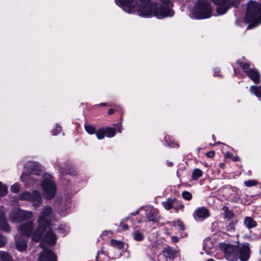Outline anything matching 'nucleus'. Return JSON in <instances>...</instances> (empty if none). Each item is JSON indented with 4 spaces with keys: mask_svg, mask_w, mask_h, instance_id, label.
<instances>
[{
    "mask_svg": "<svg viewBox=\"0 0 261 261\" xmlns=\"http://www.w3.org/2000/svg\"><path fill=\"white\" fill-rule=\"evenodd\" d=\"M117 5L129 14L137 13L141 16H154L158 18L171 17L174 11L171 9V0H158L153 5L150 0H115Z\"/></svg>",
    "mask_w": 261,
    "mask_h": 261,
    "instance_id": "f257e3e1",
    "label": "nucleus"
},
{
    "mask_svg": "<svg viewBox=\"0 0 261 261\" xmlns=\"http://www.w3.org/2000/svg\"><path fill=\"white\" fill-rule=\"evenodd\" d=\"M226 258L230 261H234L239 257L241 261H247L250 255V250L247 243L238 245V246L226 243L220 244Z\"/></svg>",
    "mask_w": 261,
    "mask_h": 261,
    "instance_id": "f03ea898",
    "label": "nucleus"
},
{
    "mask_svg": "<svg viewBox=\"0 0 261 261\" xmlns=\"http://www.w3.org/2000/svg\"><path fill=\"white\" fill-rule=\"evenodd\" d=\"M53 216V209L47 206L43 208L38 219V226L32 233V240L38 242L40 240L43 232L50 225Z\"/></svg>",
    "mask_w": 261,
    "mask_h": 261,
    "instance_id": "7ed1b4c3",
    "label": "nucleus"
},
{
    "mask_svg": "<svg viewBox=\"0 0 261 261\" xmlns=\"http://www.w3.org/2000/svg\"><path fill=\"white\" fill-rule=\"evenodd\" d=\"M56 237L51 230H48L40 243V246L43 249L42 252L40 254L38 261H56V256L50 250L45 248L44 244L48 246L53 245L56 243Z\"/></svg>",
    "mask_w": 261,
    "mask_h": 261,
    "instance_id": "20e7f679",
    "label": "nucleus"
},
{
    "mask_svg": "<svg viewBox=\"0 0 261 261\" xmlns=\"http://www.w3.org/2000/svg\"><path fill=\"white\" fill-rule=\"evenodd\" d=\"M246 20L249 23L248 29L254 28L261 23V4L255 2L248 3Z\"/></svg>",
    "mask_w": 261,
    "mask_h": 261,
    "instance_id": "39448f33",
    "label": "nucleus"
},
{
    "mask_svg": "<svg viewBox=\"0 0 261 261\" xmlns=\"http://www.w3.org/2000/svg\"><path fill=\"white\" fill-rule=\"evenodd\" d=\"M33 231V222L29 221L22 224L19 228L20 236L15 237L16 248L19 251H24L27 247V241L23 237H28L31 234L32 235Z\"/></svg>",
    "mask_w": 261,
    "mask_h": 261,
    "instance_id": "423d86ee",
    "label": "nucleus"
},
{
    "mask_svg": "<svg viewBox=\"0 0 261 261\" xmlns=\"http://www.w3.org/2000/svg\"><path fill=\"white\" fill-rule=\"evenodd\" d=\"M208 0H198L192 11V17L196 19H205L212 15V8Z\"/></svg>",
    "mask_w": 261,
    "mask_h": 261,
    "instance_id": "0eeeda50",
    "label": "nucleus"
},
{
    "mask_svg": "<svg viewBox=\"0 0 261 261\" xmlns=\"http://www.w3.org/2000/svg\"><path fill=\"white\" fill-rule=\"evenodd\" d=\"M41 186L44 197L47 199H51L55 197L57 188L52 176L49 175H44Z\"/></svg>",
    "mask_w": 261,
    "mask_h": 261,
    "instance_id": "6e6552de",
    "label": "nucleus"
},
{
    "mask_svg": "<svg viewBox=\"0 0 261 261\" xmlns=\"http://www.w3.org/2000/svg\"><path fill=\"white\" fill-rule=\"evenodd\" d=\"M238 64L243 69L247 76L255 84L260 82V74L258 71L254 68H250V62L243 58L242 60L238 61Z\"/></svg>",
    "mask_w": 261,
    "mask_h": 261,
    "instance_id": "1a4fd4ad",
    "label": "nucleus"
},
{
    "mask_svg": "<svg viewBox=\"0 0 261 261\" xmlns=\"http://www.w3.org/2000/svg\"><path fill=\"white\" fill-rule=\"evenodd\" d=\"M19 199L22 200L30 201L32 202L33 206L38 207L41 203V196L37 191L34 190L32 193L24 192L19 195Z\"/></svg>",
    "mask_w": 261,
    "mask_h": 261,
    "instance_id": "9d476101",
    "label": "nucleus"
},
{
    "mask_svg": "<svg viewBox=\"0 0 261 261\" xmlns=\"http://www.w3.org/2000/svg\"><path fill=\"white\" fill-rule=\"evenodd\" d=\"M217 6V11L219 15L226 12L230 6L236 7L239 0H212Z\"/></svg>",
    "mask_w": 261,
    "mask_h": 261,
    "instance_id": "9b49d317",
    "label": "nucleus"
},
{
    "mask_svg": "<svg viewBox=\"0 0 261 261\" xmlns=\"http://www.w3.org/2000/svg\"><path fill=\"white\" fill-rule=\"evenodd\" d=\"M32 215V212L17 208L11 213L10 218L14 222H19L22 220L31 218Z\"/></svg>",
    "mask_w": 261,
    "mask_h": 261,
    "instance_id": "f8f14e48",
    "label": "nucleus"
},
{
    "mask_svg": "<svg viewBox=\"0 0 261 261\" xmlns=\"http://www.w3.org/2000/svg\"><path fill=\"white\" fill-rule=\"evenodd\" d=\"M145 215L150 221L155 222L160 219V215L157 209L152 207H147L145 209Z\"/></svg>",
    "mask_w": 261,
    "mask_h": 261,
    "instance_id": "ddd939ff",
    "label": "nucleus"
},
{
    "mask_svg": "<svg viewBox=\"0 0 261 261\" xmlns=\"http://www.w3.org/2000/svg\"><path fill=\"white\" fill-rule=\"evenodd\" d=\"M210 215L208 211L204 207L197 208L195 212L194 216L196 219H204Z\"/></svg>",
    "mask_w": 261,
    "mask_h": 261,
    "instance_id": "4468645a",
    "label": "nucleus"
},
{
    "mask_svg": "<svg viewBox=\"0 0 261 261\" xmlns=\"http://www.w3.org/2000/svg\"><path fill=\"white\" fill-rule=\"evenodd\" d=\"M0 229L7 232L10 230V227L6 220L4 212L2 210H0Z\"/></svg>",
    "mask_w": 261,
    "mask_h": 261,
    "instance_id": "2eb2a0df",
    "label": "nucleus"
},
{
    "mask_svg": "<svg viewBox=\"0 0 261 261\" xmlns=\"http://www.w3.org/2000/svg\"><path fill=\"white\" fill-rule=\"evenodd\" d=\"M163 253L164 256L173 259L177 255L178 252L170 247H167L164 249Z\"/></svg>",
    "mask_w": 261,
    "mask_h": 261,
    "instance_id": "dca6fc26",
    "label": "nucleus"
},
{
    "mask_svg": "<svg viewBox=\"0 0 261 261\" xmlns=\"http://www.w3.org/2000/svg\"><path fill=\"white\" fill-rule=\"evenodd\" d=\"M244 224L245 226L248 229L254 227L256 225V222L250 217H246L244 219Z\"/></svg>",
    "mask_w": 261,
    "mask_h": 261,
    "instance_id": "f3484780",
    "label": "nucleus"
},
{
    "mask_svg": "<svg viewBox=\"0 0 261 261\" xmlns=\"http://www.w3.org/2000/svg\"><path fill=\"white\" fill-rule=\"evenodd\" d=\"M111 244L113 247L118 249H121L124 247L123 242L115 239H112L111 240Z\"/></svg>",
    "mask_w": 261,
    "mask_h": 261,
    "instance_id": "a211bd4d",
    "label": "nucleus"
},
{
    "mask_svg": "<svg viewBox=\"0 0 261 261\" xmlns=\"http://www.w3.org/2000/svg\"><path fill=\"white\" fill-rule=\"evenodd\" d=\"M250 90L251 93L258 97H261V86L259 87L252 86L250 87Z\"/></svg>",
    "mask_w": 261,
    "mask_h": 261,
    "instance_id": "6ab92c4d",
    "label": "nucleus"
},
{
    "mask_svg": "<svg viewBox=\"0 0 261 261\" xmlns=\"http://www.w3.org/2000/svg\"><path fill=\"white\" fill-rule=\"evenodd\" d=\"M202 174L203 172L202 170L199 168H196L194 169L192 172V178L194 180H197L202 176Z\"/></svg>",
    "mask_w": 261,
    "mask_h": 261,
    "instance_id": "aec40b11",
    "label": "nucleus"
},
{
    "mask_svg": "<svg viewBox=\"0 0 261 261\" xmlns=\"http://www.w3.org/2000/svg\"><path fill=\"white\" fill-rule=\"evenodd\" d=\"M116 128L106 127L105 128V136L108 138L114 137L116 133Z\"/></svg>",
    "mask_w": 261,
    "mask_h": 261,
    "instance_id": "412c9836",
    "label": "nucleus"
},
{
    "mask_svg": "<svg viewBox=\"0 0 261 261\" xmlns=\"http://www.w3.org/2000/svg\"><path fill=\"white\" fill-rule=\"evenodd\" d=\"M174 201V199H168L166 201L162 202V205L166 210H169L172 207Z\"/></svg>",
    "mask_w": 261,
    "mask_h": 261,
    "instance_id": "4be33fe9",
    "label": "nucleus"
},
{
    "mask_svg": "<svg viewBox=\"0 0 261 261\" xmlns=\"http://www.w3.org/2000/svg\"><path fill=\"white\" fill-rule=\"evenodd\" d=\"M105 128H101L96 130L95 134L97 139L101 140L104 139L105 137Z\"/></svg>",
    "mask_w": 261,
    "mask_h": 261,
    "instance_id": "5701e85b",
    "label": "nucleus"
},
{
    "mask_svg": "<svg viewBox=\"0 0 261 261\" xmlns=\"http://www.w3.org/2000/svg\"><path fill=\"white\" fill-rule=\"evenodd\" d=\"M0 258L2 261H12L11 258L8 253L1 251Z\"/></svg>",
    "mask_w": 261,
    "mask_h": 261,
    "instance_id": "b1692460",
    "label": "nucleus"
},
{
    "mask_svg": "<svg viewBox=\"0 0 261 261\" xmlns=\"http://www.w3.org/2000/svg\"><path fill=\"white\" fill-rule=\"evenodd\" d=\"M134 239L137 241H141L144 239V236L142 233L139 231H135L134 232Z\"/></svg>",
    "mask_w": 261,
    "mask_h": 261,
    "instance_id": "393cba45",
    "label": "nucleus"
},
{
    "mask_svg": "<svg viewBox=\"0 0 261 261\" xmlns=\"http://www.w3.org/2000/svg\"><path fill=\"white\" fill-rule=\"evenodd\" d=\"M165 140L167 142V145L170 146V147L173 148L178 147L177 144L174 143L173 141L171 140L169 136H165Z\"/></svg>",
    "mask_w": 261,
    "mask_h": 261,
    "instance_id": "a878e982",
    "label": "nucleus"
},
{
    "mask_svg": "<svg viewBox=\"0 0 261 261\" xmlns=\"http://www.w3.org/2000/svg\"><path fill=\"white\" fill-rule=\"evenodd\" d=\"M85 128L86 132L90 135H92L95 133V127L92 125H87L85 126Z\"/></svg>",
    "mask_w": 261,
    "mask_h": 261,
    "instance_id": "bb28decb",
    "label": "nucleus"
},
{
    "mask_svg": "<svg viewBox=\"0 0 261 261\" xmlns=\"http://www.w3.org/2000/svg\"><path fill=\"white\" fill-rule=\"evenodd\" d=\"M7 187L0 182V196H4L7 193Z\"/></svg>",
    "mask_w": 261,
    "mask_h": 261,
    "instance_id": "cd10ccee",
    "label": "nucleus"
},
{
    "mask_svg": "<svg viewBox=\"0 0 261 261\" xmlns=\"http://www.w3.org/2000/svg\"><path fill=\"white\" fill-rule=\"evenodd\" d=\"M237 223V220L232 221L227 226L226 230L227 231H233L234 230L235 225Z\"/></svg>",
    "mask_w": 261,
    "mask_h": 261,
    "instance_id": "c85d7f7f",
    "label": "nucleus"
},
{
    "mask_svg": "<svg viewBox=\"0 0 261 261\" xmlns=\"http://www.w3.org/2000/svg\"><path fill=\"white\" fill-rule=\"evenodd\" d=\"M258 184V181L256 180H248L244 182V184L248 187L255 186Z\"/></svg>",
    "mask_w": 261,
    "mask_h": 261,
    "instance_id": "c756f323",
    "label": "nucleus"
},
{
    "mask_svg": "<svg viewBox=\"0 0 261 261\" xmlns=\"http://www.w3.org/2000/svg\"><path fill=\"white\" fill-rule=\"evenodd\" d=\"M174 226L178 229L184 230L185 229L183 223L180 221L174 222Z\"/></svg>",
    "mask_w": 261,
    "mask_h": 261,
    "instance_id": "7c9ffc66",
    "label": "nucleus"
},
{
    "mask_svg": "<svg viewBox=\"0 0 261 261\" xmlns=\"http://www.w3.org/2000/svg\"><path fill=\"white\" fill-rule=\"evenodd\" d=\"M20 189V185L18 183H15L11 187V191L13 193H17Z\"/></svg>",
    "mask_w": 261,
    "mask_h": 261,
    "instance_id": "2f4dec72",
    "label": "nucleus"
},
{
    "mask_svg": "<svg viewBox=\"0 0 261 261\" xmlns=\"http://www.w3.org/2000/svg\"><path fill=\"white\" fill-rule=\"evenodd\" d=\"M234 216L233 213L229 210L228 208H226L225 211V217L228 219H231Z\"/></svg>",
    "mask_w": 261,
    "mask_h": 261,
    "instance_id": "473e14b6",
    "label": "nucleus"
},
{
    "mask_svg": "<svg viewBox=\"0 0 261 261\" xmlns=\"http://www.w3.org/2000/svg\"><path fill=\"white\" fill-rule=\"evenodd\" d=\"M182 196L185 199L187 200H190L192 198L191 194L188 191H184L182 193Z\"/></svg>",
    "mask_w": 261,
    "mask_h": 261,
    "instance_id": "72a5a7b5",
    "label": "nucleus"
},
{
    "mask_svg": "<svg viewBox=\"0 0 261 261\" xmlns=\"http://www.w3.org/2000/svg\"><path fill=\"white\" fill-rule=\"evenodd\" d=\"M6 243V238L4 236L0 234V247H2L5 246Z\"/></svg>",
    "mask_w": 261,
    "mask_h": 261,
    "instance_id": "f704fd0d",
    "label": "nucleus"
},
{
    "mask_svg": "<svg viewBox=\"0 0 261 261\" xmlns=\"http://www.w3.org/2000/svg\"><path fill=\"white\" fill-rule=\"evenodd\" d=\"M61 130V127L60 126L56 125V128L52 132L53 135H56L59 134Z\"/></svg>",
    "mask_w": 261,
    "mask_h": 261,
    "instance_id": "c9c22d12",
    "label": "nucleus"
},
{
    "mask_svg": "<svg viewBox=\"0 0 261 261\" xmlns=\"http://www.w3.org/2000/svg\"><path fill=\"white\" fill-rule=\"evenodd\" d=\"M58 229L62 233H66L68 231V228L66 226H60Z\"/></svg>",
    "mask_w": 261,
    "mask_h": 261,
    "instance_id": "e433bc0d",
    "label": "nucleus"
},
{
    "mask_svg": "<svg viewBox=\"0 0 261 261\" xmlns=\"http://www.w3.org/2000/svg\"><path fill=\"white\" fill-rule=\"evenodd\" d=\"M206 155L208 158H213L215 155V152L214 151H210L206 153Z\"/></svg>",
    "mask_w": 261,
    "mask_h": 261,
    "instance_id": "4c0bfd02",
    "label": "nucleus"
},
{
    "mask_svg": "<svg viewBox=\"0 0 261 261\" xmlns=\"http://www.w3.org/2000/svg\"><path fill=\"white\" fill-rule=\"evenodd\" d=\"M120 226H121L122 229L124 230H127L128 229V226L126 224H123L122 223L120 224Z\"/></svg>",
    "mask_w": 261,
    "mask_h": 261,
    "instance_id": "58836bf2",
    "label": "nucleus"
},
{
    "mask_svg": "<svg viewBox=\"0 0 261 261\" xmlns=\"http://www.w3.org/2000/svg\"><path fill=\"white\" fill-rule=\"evenodd\" d=\"M204 250L205 251V252L208 254H210L211 252H212V250L211 251H209L208 249H207V244H206L204 246Z\"/></svg>",
    "mask_w": 261,
    "mask_h": 261,
    "instance_id": "ea45409f",
    "label": "nucleus"
},
{
    "mask_svg": "<svg viewBox=\"0 0 261 261\" xmlns=\"http://www.w3.org/2000/svg\"><path fill=\"white\" fill-rule=\"evenodd\" d=\"M33 172H34V169H33ZM35 176H38V174H37V172H36L35 173H32L31 174V177H30V178H32V179H35Z\"/></svg>",
    "mask_w": 261,
    "mask_h": 261,
    "instance_id": "a19ab883",
    "label": "nucleus"
},
{
    "mask_svg": "<svg viewBox=\"0 0 261 261\" xmlns=\"http://www.w3.org/2000/svg\"><path fill=\"white\" fill-rule=\"evenodd\" d=\"M172 240L173 242H177L178 241V238L176 237H172Z\"/></svg>",
    "mask_w": 261,
    "mask_h": 261,
    "instance_id": "79ce46f5",
    "label": "nucleus"
},
{
    "mask_svg": "<svg viewBox=\"0 0 261 261\" xmlns=\"http://www.w3.org/2000/svg\"><path fill=\"white\" fill-rule=\"evenodd\" d=\"M114 112V110L112 109H110L109 110H108V114L109 115H111Z\"/></svg>",
    "mask_w": 261,
    "mask_h": 261,
    "instance_id": "37998d69",
    "label": "nucleus"
},
{
    "mask_svg": "<svg viewBox=\"0 0 261 261\" xmlns=\"http://www.w3.org/2000/svg\"><path fill=\"white\" fill-rule=\"evenodd\" d=\"M225 158H230L232 156V154L229 152H227L225 153Z\"/></svg>",
    "mask_w": 261,
    "mask_h": 261,
    "instance_id": "c03bdc74",
    "label": "nucleus"
},
{
    "mask_svg": "<svg viewBox=\"0 0 261 261\" xmlns=\"http://www.w3.org/2000/svg\"><path fill=\"white\" fill-rule=\"evenodd\" d=\"M232 160L234 161H237L239 160V158L238 156L233 157Z\"/></svg>",
    "mask_w": 261,
    "mask_h": 261,
    "instance_id": "a18cd8bd",
    "label": "nucleus"
},
{
    "mask_svg": "<svg viewBox=\"0 0 261 261\" xmlns=\"http://www.w3.org/2000/svg\"><path fill=\"white\" fill-rule=\"evenodd\" d=\"M184 205L181 204V205H180L179 206V209L182 210V209H183V208H184Z\"/></svg>",
    "mask_w": 261,
    "mask_h": 261,
    "instance_id": "49530a36",
    "label": "nucleus"
},
{
    "mask_svg": "<svg viewBox=\"0 0 261 261\" xmlns=\"http://www.w3.org/2000/svg\"><path fill=\"white\" fill-rule=\"evenodd\" d=\"M22 181H24V179L26 178V177L25 176V175H22L21 177Z\"/></svg>",
    "mask_w": 261,
    "mask_h": 261,
    "instance_id": "de8ad7c7",
    "label": "nucleus"
},
{
    "mask_svg": "<svg viewBox=\"0 0 261 261\" xmlns=\"http://www.w3.org/2000/svg\"><path fill=\"white\" fill-rule=\"evenodd\" d=\"M223 163H220L219 164V166L221 168H223Z\"/></svg>",
    "mask_w": 261,
    "mask_h": 261,
    "instance_id": "09e8293b",
    "label": "nucleus"
},
{
    "mask_svg": "<svg viewBox=\"0 0 261 261\" xmlns=\"http://www.w3.org/2000/svg\"><path fill=\"white\" fill-rule=\"evenodd\" d=\"M118 131L119 133H121V132H122V130H121V128L120 127L118 129Z\"/></svg>",
    "mask_w": 261,
    "mask_h": 261,
    "instance_id": "8fccbe9b",
    "label": "nucleus"
},
{
    "mask_svg": "<svg viewBox=\"0 0 261 261\" xmlns=\"http://www.w3.org/2000/svg\"><path fill=\"white\" fill-rule=\"evenodd\" d=\"M138 213H139V212H138V211H137V212H136V213L133 214V215H137V214H138Z\"/></svg>",
    "mask_w": 261,
    "mask_h": 261,
    "instance_id": "3c124183",
    "label": "nucleus"
},
{
    "mask_svg": "<svg viewBox=\"0 0 261 261\" xmlns=\"http://www.w3.org/2000/svg\"><path fill=\"white\" fill-rule=\"evenodd\" d=\"M207 261H214L213 259H209Z\"/></svg>",
    "mask_w": 261,
    "mask_h": 261,
    "instance_id": "603ef678",
    "label": "nucleus"
},
{
    "mask_svg": "<svg viewBox=\"0 0 261 261\" xmlns=\"http://www.w3.org/2000/svg\"><path fill=\"white\" fill-rule=\"evenodd\" d=\"M105 105H106V104H105V103H101V104H100V105H102V106H105Z\"/></svg>",
    "mask_w": 261,
    "mask_h": 261,
    "instance_id": "864d4df0",
    "label": "nucleus"
},
{
    "mask_svg": "<svg viewBox=\"0 0 261 261\" xmlns=\"http://www.w3.org/2000/svg\"><path fill=\"white\" fill-rule=\"evenodd\" d=\"M33 164V163H32V162H30V163H29V164Z\"/></svg>",
    "mask_w": 261,
    "mask_h": 261,
    "instance_id": "5fc2aeb1",
    "label": "nucleus"
},
{
    "mask_svg": "<svg viewBox=\"0 0 261 261\" xmlns=\"http://www.w3.org/2000/svg\"><path fill=\"white\" fill-rule=\"evenodd\" d=\"M174 209L177 210L178 209V208L177 207H174Z\"/></svg>",
    "mask_w": 261,
    "mask_h": 261,
    "instance_id": "6e6d98bb",
    "label": "nucleus"
},
{
    "mask_svg": "<svg viewBox=\"0 0 261 261\" xmlns=\"http://www.w3.org/2000/svg\"><path fill=\"white\" fill-rule=\"evenodd\" d=\"M260 254H261V250H260Z\"/></svg>",
    "mask_w": 261,
    "mask_h": 261,
    "instance_id": "4d7b16f0",
    "label": "nucleus"
},
{
    "mask_svg": "<svg viewBox=\"0 0 261 261\" xmlns=\"http://www.w3.org/2000/svg\"><path fill=\"white\" fill-rule=\"evenodd\" d=\"M259 261H261V259Z\"/></svg>",
    "mask_w": 261,
    "mask_h": 261,
    "instance_id": "13d9d810",
    "label": "nucleus"
}]
</instances>
